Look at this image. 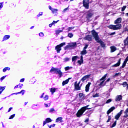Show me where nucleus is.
Listing matches in <instances>:
<instances>
[{
    "label": "nucleus",
    "instance_id": "nucleus-1",
    "mask_svg": "<svg viewBox=\"0 0 128 128\" xmlns=\"http://www.w3.org/2000/svg\"><path fill=\"white\" fill-rule=\"evenodd\" d=\"M92 34L96 42L100 44L102 48H104L106 46V44H104V42H102L100 38L98 32H96L94 30H92Z\"/></svg>",
    "mask_w": 128,
    "mask_h": 128
},
{
    "label": "nucleus",
    "instance_id": "nucleus-5",
    "mask_svg": "<svg viewBox=\"0 0 128 128\" xmlns=\"http://www.w3.org/2000/svg\"><path fill=\"white\" fill-rule=\"evenodd\" d=\"M94 16V12L92 10H89L86 12V18L87 20H90V18H92Z\"/></svg>",
    "mask_w": 128,
    "mask_h": 128
},
{
    "label": "nucleus",
    "instance_id": "nucleus-56",
    "mask_svg": "<svg viewBox=\"0 0 128 128\" xmlns=\"http://www.w3.org/2000/svg\"><path fill=\"white\" fill-rule=\"evenodd\" d=\"M111 120H112V118H110V116H108V118L106 121V122H108Z\"/></svg>",
    "mask_w": 128,
    "mask_h": 128
},
{
    "label": "nucleus",
    "instance_id": "nucleus-61",
    "mask_svg": "<svg viewBox=\"0 0 128 128\" xmlns=\"http://www.w3.org/2000/svg\"><path fill=\"white\" fill-rule=\"evenodd\" d=\"M58 22V21H54H54L52 22V24H56Z\"/></svg>",
    "mask_w": 128,
    "mask_h": 128
},
{
    "label": "nucleus",
    "instance_id": "nucleus-12",
    "mask_svg": "<svg viewBox=\"0 0 128 128\" xmlns=\"http://www.w3.org/2000/svg\"><path fill=\"white\" fill-rule=\"evenodd\" d=\"M122 100V95H118L116 98V102H120Z\"/></svg>",
    "mask_w": 128,
    "mask_h": 128
},
{
    "label": "nucleus",
    "instance_id": "nucleus-2",
    "mask_svg": "<svg viewBox=\"0 0 128 128\" xmlns=\"http://www.w3.org/2000/svg\"><path fill=\"white\" fill-rule=\"evenodd\" d=\"M90 105H87L86 106L82 107L78 112H77L76 116L77 118H80L82 114L86 110H90V108H88Z\"/></svg>",
    "mask_w": 128,
    "mask_h": 128
},
{
    "label": "nucleus",
    "instance_id": "nucleus-19",
    "mask_svg": "<svg viewBox=\"0 0 128 128\" xmlns=\"http://www.w3.org/2000/svg\"><path fill=\"white\" fill-rule=\"evenodd\" d=\"M114 110H116V107L114 106H112L110 108L108 111H107V114H110Z\"/></svg>",
    "mask_w": 128,
    "mask_h": 128
},
{
    "label": "nucleus",
    "instance_id": "nucleus-45",
    "mask_svg": "<svg viewBox=\"0 0 128 128\" xmlns=\"http://www.w3.org/2000/svg\"><path fill=\"white\" fill-rule=\"evenodd\" d=\"M56 126V124H53L52 125H48V126L49 128H54V126Z\"/></svg>",
    "mask_w": 128,
    "mask_h": 128
},
{
    "label": "nucleus",
    "instance_id": "nucleus-9",
    "mask_svg": "<svg viewBox=\"0 0 128 128\" xmlns=\"http://www.w3.org/2000/svg\"><path fill=\"white\" fill-rule=\"evenodd\" d=\"M90 76V75H86L84 76L81 80L80 82H84L85 80H86Z\"/></svg>",
    "mask_w": 128,
    "mask_h": 128
},
{
    "label": "nucleus",
    "instance_id": "nucleus-14",
    "mask_svg": "<svg viewBox=\"0 0 128 128\" xmlns=\"http://www.w3.org/2000/svg\"><path fill=\"white\" fill-rule=\"evenodd\" d=\"M122 60V58H120L118 60V62L116 64H114L113 66H112V67H115L116 68L118 66H120V62Z\"/></svg>",
    "mask_w": 128,
    "mask_h": 128
},
{
    "label": "nucleus",
    "instance_id": "nucleus-16",
    "mask_svg": "<svg viewBox=\"0 0 128 128\" xmlns=\"http://www.w3.org/2000/svg\"><path fill=\"white\" fill-rule=\"evenodd\" d=\"M71 78H68V79L63 81L62 82V86H66V84H68V82H70V80Z\"/></svg>",
    "mask_w": 128,
    "mask_h": 128
},
{
    "label": "nucleus",
    "instance_id": "nucleus-46",
    "mask_svg": "<svg viewBox=\"0 0 128 128\" xmlns=\"http://www.w3.org/2000/svg\"><path fill=\"white\" fill-rule=\"evenodd\" d=\"M68 10V7L64 8L63 10H62V12H66Z\"/></svg>",
    "mask_w": 128,
    "mask_h": 128
},
{
    "label": "nucleus",
    "instance_id": "nucleus-44",
    "mask_svg": "<svg viewBox=\"0 0 128 128\" xmlns=\"http://www.w3.org/2000/svg\"><path fill=\"white\" fill-rule=\"evenodd\" d=\"M116 126V120L114 123L112 124V128H114Z\"/></svg>",
    "mask_w": 128,
    "mask_h": 128
},
{
    "label": "nucleus",
    "instance_id": "nucleus-24",
    "mask_svg": "<svg viewBox=\"0 0 128 128\" xmlns=\"http://www.w3.org/2000/svg\"><path fill=\"white\" fill-rule=\"evenodd\" d=\"M76 42H72L69 45L70 48H76Z\"/></svg>",
    "mask_w": 128,
    "mask_h": 128
},
{
    "label": "nucleus",
    "instance_id": "nucleus-10",
    "mask_svg": "<svg viewBox=\"0 0 128 128\" xmlns=\"http://www.w3.org/2000/svg\"><path fill=\"white\" fill-rule=\"evenodd\" d=\"M114 30H120L122 28V24H118L116 25H114Z\"/></svg>",
    "mask_w": 128,
    "mask_h": 128
},
{
    "label": "nucleus",
    "instance_id": "nucleus-7",
    "mask_svg": "<svg viewBox=\"0 0 128 128\" xmlns=\"http://www.w3.org/2000/svg\"><path fill=\"white\" fill-rule=\"evenodd\" d=\"M122 112H124V110H121L120 112L118 113L115 116H114L115 120H118V119L120 118V116L122 114Z\"/></svg>",
    "mask_w": 128,
    "mask_h": 128
},
{
    "label": "nucleus",
    "instance_id": "nucleus-8",
    "mask_svg": "<svg viewBox=\"0 0 128 128\" xmlns=\"http://www.w3.org/2000/svg\"><path fill=\"white\" fill-rule=\"evenodd\" d=\"M82 84L80 85H80H78V84H76V82H75L74 84V90H80V88H81V86H82Z\"/></svg>",
    "mask_w": 128,
    "mask_h": 128
},
{
    "label": "nucleus",
    "instance_id": "nucleus-51",
    "mask_svg": "<svg viewBox=\"0 0 128 128\" xmlns=\"http://www.w3.org/2000/svg\"><path fill=\"white\" fill-rule=\"evenodd\" d=\"M112 102V99H109L106 100V104H110V102Z\"/></svg>",
    "mask_w": 128,
    "mask_h": 128
},
{
    "label": "nucleus",
    "instance_id": "nucleus-31",
    "mask_svg": "<svg viewBox=\"0 0 128 128\" xmlns=\"http://www.w3.org/2000/svg\"><path fill=\"white\" fill-rule=\"evenodd\" d=\"M68 36L70 38L74 37V34L72 32L68 33Z\"/></svg>",
    "mask_w": 128,
    "mask_h": 128
},
{
    "label": "nucleus",
    "instance_id": "nucleus-49",
    "mask_svg": "<svg viewBox=\"0 0 128 128\" xmlns=\"http://www.w3.org/2000/svg\"><path fill=\"white\" fill-rule=\"evenodd\" d=\"M24 90H22L20 92H18V94H22V95L24 94Z\"/></svg>",
    "mask_w": 128,
    "mask_h": 128
},
{
    "label": "nucleus",
    "instance_id": "nucleus-59",
    "mask_svg": "<svg viewBox=\"0 0 128 128\" xmlns=\"http://www.w3.org/2000/svg\"><path fill=\"white\" fill-rule=\"evenodd\" d=\"M24 82V78H22L20 80V82Z\"/></svg>",
    "mask_w": 128,
    "mask_h": 128
},
{
    "label": "nucleus",
    "instance_id": "nucleus-57",
    "mask_svg": "<svg viewBox=\"0 0 128 128\" xmlns=\"http://www.w3.org/2000/svg\"><path fill=\"white\" fill-rule=\"evenodd\" d=\"M40 16H42V12H40L39 14L37 16L38 18Z\"/></svg>",
    "mask_w": 128,
    "mask_h": 128
},
{
    "label": "nucleus",
    "instance_id": "nucleus-52",
    "mask_svg": "<svg viewBox=\"0 0 128 128\" xmlns=\"http://www.w3.org/2000/svg\"><path fill=\"white\" fill-rule=\"evenodd\" d=\"M88 48V44H85V46L83 50H86V48Z\"/></svg>",
    "mask_w": 128,
    "mask_h": 128
},
{
    "label": "nucleus",
    "instance_id": "nucleus-64",
    "mask_svg": "<svg viewBox=\"0 0 128 128\" xmlns=\"http://www.w3.org/2000/svg\"><path fill=\"white\" fill-rule=\"evenodd\" d=\"M84 122H88V119H86V120L84 121Z\"/></svg>",
    "mask_w": 128,
    "mask_h": 128
},
{
    "label": "nucleus",
    "instance_id": "nucleus-41",
    "mask_svg": "<svg viewBox=\"0 0 128 128\" xmlns=\"http://www.w3.org/2000/svg\"><path fill=\"white\" fill-rule=\"evenodd\" d=\"M98 96H100V94L96 93V94L93 95V98H98Z\"/></svg>",
    "mask_w": 128,
    "mask_h": 128
},
{
    "label": "nucleus",
    "instance_id": "nucleus-55",
    "mask_svg": "<svg viewBox=\"0 0 128 128\" xmlns=\"http://www.w3.org/2000/svg\"><path fill=\"white\" fill-rule=\"evenodd\" d=\"M6 76H3L1 78H0V80H4V78H6Z\"/></svg>",
    "mask_w": 128,
    "mask_h": 128
},
{
    "label": "nucleus",
    "instance_id": "nucleus-47",
    "mask_svg": "<svg viewBox=\"0 0 128 128\" xmlns=\"http://www.w3.org/2000/svg\"><path fill=\"white\" fill-rule=\"evenodd\" d=\"M64 62H68L70 60V58H66L64 60Z\"/></svg>",
    "mask_w": 128,
    "mask_h": 128
},
{
    "label": "nucleus",
    "instance_id": "nucleus-21",
    "mask_svg": "<svg viewBox=\"0 0 128 128\" xmlns=\"http://www.w3.org/2000/svg\"><path fill=\"white\" fill-rule=\"evenodd\" d=\"M108 76V74H105L100 80V82H102V80L104 82L106 80V78Z\"/></svg>",
    "mask_w": 128,
    "mask_h": 128
},
{
    "label": "nucleus",
    "instance_id": "nucleus-6",
    "mask_svg": "<svg viewBox=\"0 0 128 128\" xmlns=\"http://www.w3.org/2000/svg\"><path fill=\"white\" fill-rule=\"evenodd\" d=\"M83 6L85 7V8L88 10L90 8V3H88V0H83Z\"/></svg>",
    "mask_w": 128,
    "mask_h": 128
},
{
    "label": "nucleus",
    "instance_id": "nucleus-3",
    "mask_svg": "<svg viewBox=\"0 0 128 128\" xmlns=\"http://www.w3.org/2000/svg\"><path fill=\"white\" fill-rule=\"evenodd\" d=\"M50 72H54V74H58L60 76V78H62V72L60 69H59L58 68L52 67L50 70Z\"/></svg>",
    "mask_w": 128,
    "mask_h": 128
},
{
    "label": "nucleus",
    "instance_id": "nucleus-26",
    "mask_svg": "<svg viewBox=\"0 0 128 128\" xmlns=\"http://www.w3.org/2000/svg\"><path fill=\"white\" fill-rule=\"evenodd\" d=\"M6 90V86H0V94H2V93Z\"/></svg>",
    "mask_w": 128,
    "mask_h": 128
},
{
    "label": "nucleus",
    "instance_id": "nucleus-50",
    "mask_svg": "<svg viewBox=\"0 0 128 128\" xmlns=\"http://www.w3.org/2000/svg\"><path fill=\"white\" fill-rule=\"evenodd\" d=\"M54 112V108H52L50 110V112Z\"/></svg>",
    "mask_w": 128,
    "mask_h": 128
},
{
    "label": "nucleus",
    "instance_id": "nucleus-60",
    "mask_svg": "<svg viewBox=\"0 0 128 128\" xmlns=\"http://www.w3.org/2000/svg\"><path fill=\"white\" fill-rule=\"evenodd\" d=\"M39 36H44V34L42 32H40Z\"/></svg>",
    "mask_w": 128,
    "mask_h": 128
},
{
    "label": "nucleus",
    "instance_id": "nucleus-62",
    "mask_svg": "<svg viewBox=\"0 0 128 128\" xmlns=\"http://www.w3.org/2000/svg\"><path fill=\"white\" fill-rule=\"evenodd\" d=\"M12 110V108H10L8 110V112H10V110Z\"/></svg>",
    "mask_w": 128,
    "mask_h": 128
},
{
    "label": "nucleus",
    "instance_id": "nucleus-25",
    "mask_svg": "<svg viewBox=\"0 0 128 128\" xmlns=\"http://www.w3.org/2000/svg\"><path fill=\"white\" fill-rule=\"evenodd\" d=\"M10 38V35H5L3 38L2 41L4 40H8Z\"/></svg>",
    "mask_w": 128,
    "mask_h": 128
},
{
    "label": "nucleus",
    "instance_id": "nucleus-54",
    "mask_svg": "<svg viewBox=\"0 0 128 128\" xmlns=\"http://www.w3.org/2000/svg\"><path fill=\"white\" fill-rule=\"evenodd\" d=\"M118 74H120V73H116L114 76H113L114 77V76H118Z\"/></svg>",
    "mask_w": 128,
    "mask_h": 128
},
{
    "label": "nucleus",
    "instance_id": "nucleus-42",
    "mask_svg": "<svg viewBox=\"0 0 128 128\" xmlns=\"http://www.w3.org/2000/svg\"><path fill=\"white\" fill-rule=\"evenodd\" d=\"M15 116H16V114H14L10 116V117L9 118V120H12V119L14 118Z\"/></svg>",
    "mask_w": 128,
    "mask_h": 128
},
{
    "label": "nucleus",
    "instance_id": "nucleus-4",
    "mask_svg": "<svg viewBox=\"0 0 128 128\" xmlns=\"http://www.w3.org/2000/svg\"><path fill=\"white\" fill-rule=\"evenodd\" d=\"M66 46V42H62L60 44L57 45L56 47H55V50H56L57 52V54H60V50H62V46Z\"/></svg>",
    "mask_w": 128,
    "mask_h": 128
},
{
    "label": "nucleus",
    "instance_id": "nucleus-27",
    "mask_svg": "<svg viewBox=\"0 0 128 128\" xmlns=\"http://www.w3.org/2000/svg\"><path fill=\"white\" fill-rule=\"evenodd\" d=\"M88 52H86V50H84L83 49V50L80 52V54L82 56H84V54H86Z\"/></svg>",
    "mask_w": 128,
    "mask_h": 128
},
{
    "label": "nucleus",
    "instance_id": "nucleus-23",
    "mask_svg": "<svg viewBox=\"0 0 128 128\" xmlns=\"http://www.w3.org/2000/svg\"><path fill=\"white\" fill-rule=\"evenodd\" d=\"M62 122V117H59L56 119V122Z\"/></svg>",
    "mask_w": 128,
    "mask_h": 128
},
{
    "label": "nucleus",
    "instance_id": "nucleus-40",
    "mask_svg": "<svg viewBox=\"0 0 128 128\" xmlns=\"http://www.w3.org/2000/svg\"><path fill=\"white\" fill-rule=\"evenodd\" d=\"M128 84L126 83V82H124L122 85L123 86L124 88H125V86H128Z\"/></svg>",
    "mask_w": 128,
    "mask_h": 128
},
{
    "label": "nucleus",
    "instance_id": "nucleus-35",
    "mask_svg": "<svg viewBox=\"0 0 128 128\" xmlns=\"http://www.w3.org/2000/svg\"><path fill=\"white\" fill-rule=\"evenodd\" d=\"M126 61H124V62L122 63V65L121 66V68H124V66H126Z\"/></svg>",
    "mask_w": 128,
    "mask_h": 128
},
{
    "label": "nucleus",
    "instance_id": "nucleus-63",
    "mask_svg": "<svg viewBox=\"0 0 128 128\" xmlns=\"http://www.w3.org/2000/svg\"><path fill=\"white\" fill-rule=\"evenodd\" d=\"M22 86H24V84H22L20 86V88H22Z\"/></svg>",
    "mask_w": 128,
    "mask_h": 128
},
{
    "label": "nucleus",
    "instance_id": "nucleus-13",
    "mask_svg": "<svg viewBox=\"0 0 128 128\" xmlns=\"http://www.w3.org/2000/svg\"><path fill=\"white\" fill-rule=\"evenodd\" d=\"M120 22H122V18H118L114 22V24H120Z\"/></svg>",
    "mask_w": 128,
    "mask_h": 128
},
{
    "label": "nucleus",
    "instance_id": "nucleus-29",
    "mask_svg": "<svg viewBox=\"0 0 128 128\" xmlns=\"http://www.w3.org/2000/svg\"><path fill=\"white\" fill-rule=\"evenodd\" d=\"M78 58H80V57L78 56H74L72 58V62H76Z\"/></svg>",
    "mask_w": 128,
    "mask_h": 128
},
{
    "label": "nucleus",
    "instance_id": "nucleus-18",
    "mask_svg": "<svg viewBox=\"0 0 128 128\" xmlns=\"http://www.w3.org/2000/svg\"><path fill=\"white\" fill-rule=\"evenodd\" d=\"M91 83L90 82H88V84H87L86 86V92H88V90H90V86Z\"/></svg>",
    "mask_w": 128,
    "mask_h": 128
},
{
    "label": "nucleus",
    "instance_id": "nucleus-32",
    "mask_svg": "<svg viewBox=\"0 0 128 128\" xmlns=\"http://www.w3.org/2000/svg\"><path fill=\"white\" fill-rule=\"evenodd\" d=\"M108 28H110V30H114V25H110L108 26Z\"/></svg>",
    "mask_w": 128,
    "mask_h": 128
},
{
    "label": "nucleus",
    "instance_id": "nucleus-11",
    "mask_svg": "<svg viewBox=\"0 0 128 128\" xmlns=\"http://www.w3.org/2000/svg\"><path fill=\"white\" fill-rule=\"evenodd\" d=\"M48 122H52V119H50V118H46V120L43 122V126L46 124H48Z\"/></svg>",
    "mask_w": 128,
    "mask_h": 128
},
{
    "label": "nucleus",
    "instance_id": "nucleus-34",
    "mask_svg": "<svg viewBox=\"0 0 128 128\" xmlns=\"http://www.w3.org/2000/svg\"><path fill=\"white\" fill-rule=\"evenodd\" d=\"M10 70V68H8V67L4 68L3 69V72H6V70Z\"/></svg>",
    "mask_w": 128,
    "mask_h": 128
},
{
    "label": "nucleus",
    "instance_id": "nucleus-39",
    "mask_svg": "<svg viewBox=\"0 0 128 128\" xmlns=\"http://www.w3.org/2000/svg\"><path fill=\"white\" fill-rule=\"evenodd\" d=\"M82 62H84V60H78V63L80 65L82 64Z\"/></svg>",
    "mask_w": 128,
    "mask_h": 128
},
{
    "label": "nucleus",
    "instance_id": "nucleus-15",
    "mask_svg": "<svg viewBox=\"0 0 128 128\" xmlns=\"http://www.w3.org/2000/svg\"><path fill=\"white\" fill-rule=\"evenodd\" d=\"M84 40H88V42H90V40H92V36L91 35H88L84 38Z\"/></svg>",
    "mask_w": 128,
    "mask_h": 128
},
{
    "label": "nucleus",
    "instance_id": "nucleus-43",
    "mask_svg": "<svg viewBox=\"0 0 128 128\" xmlns=\"http://www.w3.org/2000/svg\"><path fill=\"white\" fill-rule=\"evenodd\" d=\"M44 98V100H48V96L46 95Z\"/></svg>",
    "mask_w": 128,
    "mask_h": 128
},
{
    "label": "nucleus",
    "instance_id": "nucleus-53",
    "mask_svg": "<svg viewBox=\"0 0 128 128\" xmlns=\"http://www.w3.org/2000/svg\"><path fill=\"white\" fill-rule=\"evenodd\" d=\"M3 4H4V2L0 3V8H2V6H4L2 5Z\"/></svg>",
    "mask_w": 128,
    "mask_h": 128
},
{
    "label": "nucleus",
    "instance_id": "nucleus-48",
    "mask_svg": "<svg viewBox=\"0 0 128 128\" xmlns=\"http://www.w3.org/2000/svg\"><path fill=\"white\" fill-rule=\"evenodd\" d=\"M126 8V6H123V7L122 8V12H124V10Z\"/></svg>",
    "mask_w": 128,
    "mask_h": 128
},
{
    "label": "nucleus",
    "instance_id": "nucleus-37",
    "mask_svg": "<svg viewBox=\"0 0 128 128\" xmlns=\"http://www.w3.org/2000/svg\"><path fill=\"white\" fill-rule=\"evenodd\" d=\"M62 32V30H56V34H60V32Z\"/></svg>",
    "mask_w": 128,
    "mask_h": 128
},
{
    "label": "nucleus",
    "instance_id": "nucleus-20",
    "mask_svg": "<svg viewBox=\"0 0 128 128\" xmlns=\"http://www.w3.org/2000/svg\"><path fill=\"white\" fill-rule=\"evenodd\" d=\"M124 115L123 116V118H128V108L124 112Z\"/></svg>",
    "mask_w": 128,
    "mask_h": 128
},
{
    "label": "nucleus",
    "instance_id": "nucleus-33",
    "mask_svg": "<svg viewBox=\"0 0 128 128\" xmlns=\"http://www.w3.org/2000/svg\"><path fill=\"white\" fill-rule=\"evenodd\" d=\"M58 10L56 8H53L52 10V14H56V12H58Z\"/></svg>",
    "mask_w": 128,
    "mask_h": 128
},
{
    "label": "nucleus",
    "instance_id": "nucleus-30",
    "mask_svg": "<svg viewBox=\"0 0 128 128\" xmlns=\"http://www.w3.org/2000/svg\"><path fill=\"white\" fill-rule=\"evenodd\" d=\"M56 88H51L50 92H52V94H54V92H56Z\"/></svg>",
    "mask_w": 128,
    "mask_h": 128
},
{
    "label": "nucleus",
    "instance_id": "nucleus-36",
    "mask_svg": "<svg viewBox=\"0 0 128 128\" xmlns=\"http://www.w3.org/2000/svg\"><path fill=\"white\" fill-rule=\"evenodd\" d=\"M74 26L69 27L68 28V32H70V30H74Z\"/></svg>",
    "mask_w": 128,
    "mask_h": 128
},
{
    "label": "nucleus",
    "instance_id": "nucleus-28",
    "mask_svg": "<svg viewBox=\"0 0 128 128\" xmlns=\"http://www.w3.org/2000/svg\"><path fill=\"white\" fill-rule=\"evenodd\" d=\"M104 81H102L99 84L98 86H106V82H105L104 84Z\"/></svg>",
    "mask_w": 128,
    "mask_h": 128
},
{
    "label": "nucleus",
    "instance_id": "nucleus-22",
    "mask_svg": "<svg viewBox=\"0 0 128 128\" xmlns=\"http://www.w3.org/2000/svg\"><path fill=\"white\" fill-rule=\"evenodd\" d=\"M79 98L80 100H84V94L82 93L79 94Z\"/></svg>",
    "mask_w": 128,
    "mask_h": 128
},
{
    "label": "nucleus",
    "instance_id": "nucleus-38",
    "mask_svg": "<svg viewBox=\"0 0 128 128\" xmlns=\"http://www.w3.org/2000/svg\"><path fill=\"white\" fill-rule=\"evenodd\" d=\"M70 68H72V67L66 66L64 68L65 70H70Z\"/></svg>",
    "mask_w": 128,
    "mask_h": 128
},
{
    "label": "nucleus",
    "instance_id": "nucleus-58",
    "mask_svg": "<svg viewBox=\"0 0 128 128\" xmlns=\"http://www.w3.org/2000/svg\"><path fill=\"white\" fill-rule=\"evenodd\" d=\"M109 34H110V36H114V35L116 34V32H113L112 33H110Z\"/></svg>",
    "mask_w": 128,
    "mask_h": 128
},
{
    "label": "nucleus",
    "instance_id": "nucleus-17",
    "mask_svg": "<svg viewBox=\"0 0 128 128\" xmlns=\"http://www.w3.org/2000/svg\"><path fill=\"white\" fill-rule=\"evenodd\" d=\"M110 52H114L116 50L117 48L116 47V46H110Z\"/></svg>",
    "mask_w": 128,
    "mask_h": 128
}]
</instances>
